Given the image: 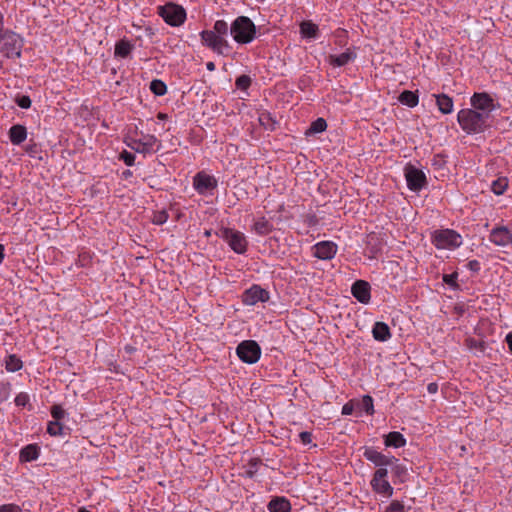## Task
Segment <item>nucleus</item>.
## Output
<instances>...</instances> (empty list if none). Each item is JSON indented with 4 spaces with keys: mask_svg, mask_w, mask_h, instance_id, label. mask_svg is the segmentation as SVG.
I'll list each match as a JSON object with an SVG mask.
<instances>
[{
    "mask_svg": "<svg viewBox=\"0 0 512 512\" xmlns=\"http://www.w3.org/2000/svg\"><path fill=\"white\" fill-rule=\"evenodd\" d=\"M460 127L468 134H476L485 130L488 117L474 109H462L457 114Z\"/></svg>",
    "mask_w": 512,
    "mask_h": 512,
    "instance_id": "1",
    "label": "nucleus"
},
{
    "mask_svg": "<svg viewBox=\"0 0 512 512\" xmlns=\"http://www.w3.org/2000/svg\"><path fill=\"white\" fill-rule=\"evenodd\" d=\"M23 39L20 35L5 31L0 34V64L7 59H17L21 56Z\"/></svg>",
    "mask_w": 512,
    "mask_h": 512,
    "instance_id": "2",
    "label": "nucleus"
},
{
    "mask_svg": "<svg viewBox=\"0 0 512 512\" xmlns=\"http://www.w3.org/2000/svg\"><path fill=\"white\" fill-rule=\"evenodd\" d=\"M230 31L237 43L246 44L255 38L256 27L248 17L240 16L234 20Z\"/></svg>",
    "mask_w": 512,
    "mask_h": 512,
    "instance_id": "3",
    "label": "nucleus"
},
{
    "mask_svg": "<svg viewBox=\"0 0 512 512\" xmlns=\"http://www.w3.org/2000/svg\"><path fill=\"white\" fill-rule=\"evenodd\" d=\"M432 243L438 249L454 250L463 243L462 236L452 229L436 230L431 236Z\"/></svg>",
    "mask_w": 512,
    "mask_h": 512,
    "instance_id": "4",
    "label": "nucleus"
},
{
    "mask_svg": "<svg viewBox=\"0 0 512 512\" xmlns=\"http://www.w3.org/2000/svg\"><path fill=\"white\" fill-rule=\"evenodd\" d=\"M126 144L134 151L142 154H152L161 148V142L154 135L141 133L139 138L129 137Z\"/></svg>",
    "mask_w": 512,
    "mask_h": 512,
    "instance_id": "5",
    "label": "nucleus"
},
{
    "mask_svg": "<svg viewBox=\"0 0 512 512\" xmlns=\"http://www.w3.org/2000/svg\"><path fill=\"white\" fill-rule=\"evenodd\" d=\"M158 13L163 20L171 26H180L186 20L185 9L174 3H167L164 6H160Z\"/></svg>",
    "mask_w": 512,
    "mask_h": 512,
    "instance_id": "6",
    "label": "nucleus"
},
{
    "mask_svg": "<svg viewBox=\"0 0 512 512\" xmlns=\"http://www.w3.org/2000/svg\"><path fill=\"white\" fill-rule=\"evenodd\" d=\"M388 470L387 468H378L370 481L372 490L385 497L390 498L393 495L394 489L388 481Z\"/></svg>",
    "mask_w": 512,
    "mask_h": 512,
    "instance_id": "7",
    "label": "nucleus"
},
{
    "mask_svg": "<svg viewBox=\"0 0 512 512\" xmlns=\"http://www.w3.org/2000/svg\"><path fill=\"white\" fill-rule=\"evenodd\" d=\"M200 38L203 45L219 55H227L230 51L231 47L227 39L220 35L204 30L200 33Z\"/></svg>",
    "mask_w": 512,
    "mask_h": 512,
    "instance_id": "8",
    "label": "nucleus"
},
{
    "mask_svg": "<svg viewBox=\"0 0 512 512\" xmlns=\"http://www.w3.org/2000/svg\"><path fill=\"white\" fill-rule=\"evenodd\" d=\"M220 237L223 238L230 246V248L238 254L244 253L247 249L246 237L240 231L230 228H223L220 231Z\"/></svg>",
    "mask_w": 512,
    "mask_h": 512,
    "instance_id": "9",
    "label": "nucleus"
},
{
    "mask_svg": "<svg viewBox=\"0 0 512 512\" xmlns=\"http://www.w3.org/2000/svg\"><path fill=\"white\" fill-rule=\"evenodd\" d=\"M238 357L246 363L253 364L257 362L261 355L259 345L253 340H246L241 342L237 347Z\"/></svg>",
    "mask_w": 512,
    "mask_h": 512,
    "instance_id": "10",
    "label": "nucleus"
},
{
    "mask_svg": "<svg viewBox=\"0 0 512 512\" xmlns=\"http://www.w3.org/2000/svg\"><path fill=\"white\" fill-rule=\"evenodd\" d=\"M474 110L485 114L489 118L490 113L496 109L495 100L485 92L474 93L470 99Z\"/></svg>",
    "mask_w": 512,
    "mask_h": 512,
    "instance_id": "11",
    "label": "nucleus"
},
{
    "mask_svg": "<svg viewBox=\"0 0 512 512\" xmlns=\"http://www.w3.org/2000/svg\"><path fill=\"white\" fill-rule=\"evenodd\" d=\"M405 178L408 188L412 191L421 190L426 183V176L424 172L412 165L405 167Z\"/></svg>",
    "mask_w": 512,
    "mask_h": 512,
    "instance_id": "12",
    "label": "nucleus"
},
{
    "mask_svg": "<svg viewBox=\"0 0 512 512\" xmlns=\"http://www.w3.org/2000/svg\"><path fill=\"white\" fill-rule=\"evenodd\" d=\"M193 186L200 194H212L213 190L217 187V180L211 175L200 172L194 177Z\"/></svg>",
    "mask_w": 512,
    "mask_h": 512,
    "instance_id": "13",
    "label": "nucleus"
},
{
    "mask_svg": "<svg viewBox=\"0 0 512 512\" xmlns=\"http://www.w3.org/2000/svg\"><path fill=\"white\" fill-rule=\"evenodd\" d=\"M363 455L368 461L372 462L375 466H378L379 468H386L387 466L392 465L393 462L396 460L395 457L386 456L381 452H378L374 448H366Z\"/></svg>",
    "mask_w": 512,
    "mask_h": 512,
    "instance_id": "14",
    "label": "nucleus"
},
{
    "mask_svg": "<svg viewBox=\"0 0 512 512\" xmlns=\"http://www.w3.org/2000/svg\"><path fill=\"white\" fill-rule=\"evenodd\" d=\"M337 253V245L331 241H322L313 246V255L321 260H330Z\"/></svg>",
    "mask_w": 512,
    "mask_h": 512,
    "instance_id": "15",
    "label": "nucleus"
},
{
    "mask_svg": "<svg viewBox=\"0 0 512 512\" xmlns=\"http://www.w3.org/2000/svg\"><path fill=\"white\" fill-rule=\"evenodd\" d=\"M352 295L361 303L367 304L370 301V285L363 280L356 281L351 288Z\"/></svg>",
    "mask_w": 512,
    "mask_h": 512,
    "instance_id": "16",
    "label": "nucleus"
},
{
    "mask_svg": "<svg viewBox=\"0 0 512 512\" xmlns=\"http://www.w3.org/2000/svg\"><path fill=\"white\" fill-rule=\"evenodd\" d=\"M267 299L268 293L264 289L256 285L248 289L243 296V302L246 305H254L259 301L264 302Z\"/></svg>",
    "mask_w": 512,
    "mask_h": 512,
    "instance_id": "17",
    "label": "nucleus"
},
{
    "mask_svg": "<svg viewBox=\"0 0 512 512\" xmlns=\"http://www.w3.org/2000/svg\"><path fill=\"white\" fill-rule=\"evenodd\" d=\"M489 239L497 246H507L511 244L512 234L506 227H497L491 231Z\"/></svg>",
    "mask_w": 512,
    "mask_h": 512,
    "instance_id": "18",
    "label": "nucleus"
},
{
    "mask_svg": "<svg viewBox=\"0 0 512 512\" xmlns=\"http://www.w3.org/2000/svg\"><path fill=\"white\" fill-rule=\"evenodd\" d=\"M354 58L355 54L350 49H347L340 55H329L328 62L334 67H341L351 62Z\"/></svg>",
    "mask_w": 512,
    "mask_h": 512,
    "instance_id": "19",
    "label": "nucleus"
},
{
    "mask_svg": "<svg viewBox=\"0 0 512 512\" xmlns=\"http://www.w3.org/2000/svg\"><path fill=\"white\" fill-rule=\"evenodd\" d=\"M433 97H435L436 105L441 113H452L454 104L451 97L446 94H434Z\"/></svg>",
    "mask_w": 512,
    "mask_h": 512,
    "instance_id": "20",
    "label": "nucleus"
},
{
    "mask_svg": "<svg viewBox=\"0 0 512 512\" xmlns=\"http://www.w3.org/2000/svg\"><path fill=\"white\" fill-rule=\"evenodd\" d=\"M270 512H290V502L284 497H275L268 504Z\"/></svg>",
    "mask_w": 512,
    "mask_h": 512,
    "instance_id": "21",
    "label": "nucleus"
},
{
    "mask_svg": "<svg viewBox=\"0 0 512 512\" xmlns=\"http://www.w3.org/2000/svg\"><path fill=\"white\" fill-rule=\"evenodd\" d=\"M373 337L378 341H387L391 337L389 326L384 322H376L372 329Z\"/></svg>",
    "mask_w": 512,
    "mask_h": 512,
    "instance_id": "22",
    "label": "nucleus"
},
{
    "mask_svg": "<svg viewBox=\"0 0 512 512\" xmlns=\"http://www.w3.org/2000/svg\"><path fill=\"white\" fill-rule=\"evenodd\" d=\"M27 137L26 128L22 125H14L9 130L10 141L14 145H19L25 141Z\"/></svg>",
    "mask_w": 512,
    "mask_h": 512,
    "instance_id": "23",
    "label": "nucleus"
},
{
    "mask_svg": "<svg viewBox=\"0 0 512 512\" xmlns=\"http://www.w3.org/2000/svg\"><path fill=\"white\" fill-rule=\"evenodd\" d=\"M384 443L387 447L400 448L405 446L406 439L400 432H390L385 436Z\"/></svg>",
    "mask_w": 512,
    "mask_h": 512,
    "instance_id": "24",
    "label": "nucleus"
},
{
    "mask_svg": "<svg viewBox=\"0 0 512 512\" xmlns=\"http://www.w3.org/2000/svg\"><path fill=\"white\" fill-rule=\"evenodd\" d=\"M39 457V447L34 444L25 446L20 451V460L22 462H31Z\"/></svg>",
    "mask_w": 512,
    "mask_h": 512,
    "instance_id": "25",
    "label": "nucleus"
},
{
    "mask_svg": "<svg viewBox=\"0 0 512 512\" xmlns=\"http://www.w3.org/2000/svg\"><path fill=\"white\" fill-rule=\"evenodd\" d=\"M273 225L265 217H260L254 221L253 231L259 235H267L272 231Z\"/></svg>",
    "mask_w": 512,
    "mask_h": 512,
    "instance_id": "26",
    "label": "nucleus"
},
{
    "mask_svg": "<svg viewBox=\"0 0 512 512\" xmlns=\"http://www.w3.org/2000/svg\"><path fill=\"white\" fill-rule=\"evenodd\" d=\"M399 101L408 107H415L418 105L419 98L415 92L405 90L399 96Z\"/></svg>",
    "mask_w": 512,
    "mask_h": 512,
    "instance_id": "27",
    "label": "nucleus"
},
{
    "mask_svg": "<svg viewBox=\"0 0 512 512\" xmlns=\"http://www.w3.org/2000/svg\"><path fill=\"white\" fill-rule=\"evenodd\" d=\"M302 36L307 38H316L318 35V26L311 21H303L300 24Z\"/></svg>",
    "mask_w": 512,
    "mask_h": 512,
    "instance_id": "28",
    "label": "nucleus"
},
{
    "mask_svg": "<svg viewBox=\"0 0 512 512\" xmlns=\"http://www.w3.org/2000/svg\"><path fill=\"white\" fill-rule=\"evenodd\" d=\"M132 49L133 45L129 41L121 40L115 45V56L126 58Z\"/></svg>",
    "mask_w": 512,
    "mask_h": 512,
    "instance_id": "29",
    "label": "nucleus"
},
{
    "mask_svg": "<svg viewBox=\"0 0 512 512\" xmlns=\"http://www.w3.org/2000/svg\"><path fill=\"white\" fill-rule=\"evenodd\" d=\"M356 408L359 410H364L367 414H373L374 412V405H373V399L369 395H365L361 401L355 402Z\"/></svg>",
    "mask_w": 512,
    "mask_h": 512,
    "instance_id": "30",
    "label": "nucleus"
},
{
    "mask_svg": "<svg viewBox=\"0 0 512 512\" xmlns=\"http://www.w3.org/2000/svg\"><path fill=\"white\" fill-rule=\"evenodd\" d=\"M208 31L212 32L213 34L220 35V36L226 38L227 35H228L229 27H228V24H227L226 21H224V20H217L214 23L213 28L211 30H208Z\"/></svg>",
    "mask_w": 512,
    "mask_h": 512,
    "instance_id": "31",
    "label": "nucleus"
},
{
    "mask_svg": "<svg viewBox=\"0 0 512 512\" xmlns=\"http://www.w3.org/2000/svg\"><path fill=\"white\" fill-rule=\"evenodd\" d=\"M508 187V180L505 177H500L494 180L491 184V189L496 195H501Z\"/></svg>",
    "mask_w": 512,
    "mask_h": 512,
    "instance_id": "32",
    "label": "nucleus"
},
{
    "mask_svg": "<svg viewBox=\"0 0 512 512\" xmlns=\"http://www.w3.org/2000/svg\"><path fill=\"white\" fill-rule=\"evenodd\" d=\"M326 128H327V123H326L325 119L318 118L311 123L309 129L307 130V134L321 133V132L325 131Z\"/></svg>",
    "mask_w": 512,
    "mask_h": 512,
    "instance_id": "33",
    "label": "nucleus"
},
{
    "mask_svg": "<svg viewBox=\"0 0 512 512\" xmlns=\"http://www.w3.org/2000/svg\"><path fill=\"white\" fill-rule=\"evenodd\" d=\"M5 365L9 372H16L22 368V361L15 355H10L6 359Z\"/></svg>",
    "mask_w": 512,
    "mask_h": 512,
    "instance_id": "34",
    "label": "nucleus"
},
{
    "mask_svg": "<svg viewBox=\"0 0 512 512\" xmlns=\"http://www.w3.org/2000/svg\"><path fill=\"white\" fill-rule=\"evenodd\" d=\"M151 91L158 96H162L166 93V85L160 80H153L150 84Z\"/></svg>",
    "mask_w": 512,
    "mask_h": 512,
    "instance_id": "35",
    "label": "nucleus"
},
{
    "mask_svg": "<svg viewBox=\"0 0 512 512\" xmlns=\"http://www.w3.org/2000/svg\"><path fill=\"white\" fill-rule=\"evenodd\" d=\"M47 432L51 436H57L62 433V426L58 421H51L48 423Z\"/></svg>",
    "mask_w": 512,
    "mask_h": 512,
    "instance_id": "36",
    "label": "nucleus"
},
{
    "mask_svg": "<svg viewBox=\"0 0 512 512\" xmlns=\"http://www.w3.org/2000/svg\"><path fill=\"white\" fill-rule=\"evenodd\" d=\"M168 219V215L165 211H158L153 214L152 222L157 225L165 223Z\"/></svg>",
    "mask_w": 512,
    "mask_h": 512,
    "instance_id": "37",
    "label": "nucleus"
},
{
    "mask_svg": "<svg viewBox=\"0 0 512 512\" xmlns=\"http://www.w3.org/2000/svg\"><path fill=\"white\" fill-rule=\"evenodd\" d=\"M120 159L123 160V162L127 165V166H133L134 165V162H135V155L128 152V151H123L121 154H120Z\"/></svg>",
    "mask_w": 512,
    "mask_h": 512,
    "instance_id": "38",
    "label": "nucleus"
},
{
    "mask_svg": "<svg viewBox=\"0 0 512 512\" xmlns=\"http://www.w3.org/2000/svg\"><path fill=\"white\" fill-rule=\"evenodd\" d=\"M51 415L52 417L58 421L60 419H62L65 415V411L64 409L59 406V405H54L52 408H51Z\"/></svg>",
    "mask_w": 512,
    "mask_h": 512,
    "instance_id": "39",
    "label": "nucleus"
},
{
    "mask_svg": "<svg viewBox=\"0 0 512 512\" xmlns=\"http://www.w3.org/2000/svg\"><path fill=\"white\" fill-rule=\"evenodd\" d=\"M385 512H404V505L399 501H392Z\"/></svg>",
    "mask_w": 512,
    "mask_h": 512,
    "instance_id": "40",
    "label": "nucleus"
},
{
    "mask_svg": "<svg viewBox=\"0 0 512 512\" xmlns=\"http://www.w3.org/2000/svg\"><path fill=\"white\" fill-rule=\"evenodd\" d=\"M250 85V78L246 75H242L237 78L236 86L240 89H247Z\"/></svg>",
    "mask_w": 512,
    "mask_h": 512,
    "instance_id": "41",
    "label": "nucleus"
},
{
    "mask_svg": "<svg viewBox=\"0 0 512 512\" xmlns=\"http://www.w3.org/2000/svg\"><path fill=\"white\" fill-rule=\"evenodd\" d=\"M19 107L28 109L31 106V99L28 96H21L16 100Z\"/></svg>",
    "mask_w": 512,
    "mask_h": 512,
    "instance_id": "42",
    "label": "nucleus"
},
{
    "mask_svg": "<svg viewBox=\"0 0 512 512\" xmlns=\"http://www.w3.org/2000/svg\"><path fill=\"white\" fill-rule=\"evenodd\" d=\"M357 409L356 408V403L353 402V401H350V402H347L343 407H342V414L343 415H351L354 410Z\"/></svg>",
    "mask_w": 512,
    "mask_h": 512,
    "instance_id": "43",
    "label": "nucleus"
},
{
    "mask_svg": "<svg viewBox=\"0 0 512 512\" xmlns=\"http://www.w3.org/2000/svg\"><path fill=\"white\" fill-rule=\"evenodd\" d=\"M457 277H458V274L457 273H452V274H445L443 276V281L450 285V286H456V280H457Z\"/></svg>",
    "mask_w": 512,
    "mask_h": 512,
    "instance_id": "44",
    "label": "nucleus"
},
{
    "mask_svg": "<svg viewBox=\"0 0 512 512\" xmlns=\"http://www.w3.org/2000/svg\"><path fill=\"white\" fill-rule=\"evenodd\" d=\"M0 512H22V510L15 504H5L0 506Z\"/></svg>",
    "mask_w": 512,
    "mask_h": 512,
    "instance_id": "45",
    "label": "nucleus"
},
{
    "mask_svg": "<svg viewBox=\"0 0 512 512\" xmlns=\"http://www.w3.org/2000/svg\"><path fill=\"white\" fill-rule=\"evenodd\" d=\"M300 440L304 445L311 444L312 442V434L310 432L304 431L299 434Z\"/></svg>",
    "mask_w": 512,
    "mask_h": 512,
    "instance_id": "46",
    "label": "nucleus"
},
{
    "mask_svg": "<svg viewBox=\"0 0 512 512\" xmlns=\"http://www.w3.org/2000/svg\"><path fill=\"white\" fill-rule=\"evenodd\" d=\"M28 402V396L24 393H21L16 396L15 403L17 406H25Z\"/></svg>",
    "mask_w": 512,
    "mask_h": 512,
    "instance_id": "47",
    "label": "nucleus"
},
{
    "mask_svg": "<svg viewBox=\"0 0 512 512\" xmlns=\"http://www.w3.org/2000/svg\"><path fill=\"white\" fill-rule=\"evenodd\" d=\"M259 120L263 125H265L266 122L270 120V115L267 113H263L260 115Z\"/></svg>",
    "mask_w": 512,
    "mask_h": 512,
    "instance_id": "48",
    "label": "nucleus"
},
{
    "mask_svg": "<svg viewBox=\"0 0 512 512\" xmlns=\"http://www.w3.org/2000/svg\"><path fill=\"white\" fill-rule=\"evenodd\" d=\"M437 388H438V387H437V384H436V383H430V384L428 385V387H427V389H428V391H429L430 393H436Z\"/></svg>",
    "mask_w": 512,
    "mask_h": 512,
    "instance_id": "49",
    "label": "nucleus"
},
{
    "mask_svg": "<svg viewBox=\"0 0 512 512\" xmlns=\"http://www.w3.org/2000/svg\"><path fill=\"white\" fill-rule=\"evenodd\" d=\"M506 341H507V344L509 346V349L512 351V333H509L506 336Z\"/></svg>",
    "mask_w": 512,
    "mask_h": 512,
    "instance_id": "50",
    "label": "nucleus"
},
{
    "mask_svg": "<svg viewBox=\"0 0 512 512\" xmlns=\"http://www.w3.org/2000/svg\"><path fill=\"white\" fill-rule=\"evenodd\" d=\"M206 68L209 70V71H214L216 69V66L213 62H207L206 63Z\"/></svg>",
    "mask_w": 512,
    "mask_h": 512,
    "instance_id": "51",
    "label": "nucleus"
},
{
    "mask_svg": "<svg viewBox=\"0 0 512 512\" xmlns=\"http://www.w3.org/2000/svg\"><path fill=\"white\" fill-rule=\"evenodd\" d=\"M6 30H4L3 28V15L2 13L0 12V34L5 32Z\"/></svg>",
    "mask_w": 512,
    "mask_h": 512,
    "instance_id": "52",
    "label": "nucleus"
},
{
    "mask_svg": "<svg viewBox=\"0 0 512 512\" xmlns=\"http://www.w3.org/2000/svg\"><path fill=\"white\" fill-rule=\"evenodd\" d=\"M4 259V246L2 244H0V263L3 261Z\"/></svg>",
    "mask_w": 512,
    "mask_h": 512,
    "instance_id": "53",
    "label": "nucleus"
},
{
    "mask_svg": "<svg viewBox=\"0 0 512 512\" xmlns=\"http://www.w3.org/2000/svg\"><path fill=\"white\" fill-rule=\"evenodd\" d=\"M157 118L160 120H165L167 118V115L164 113H158Z\"/></svg>",
    "mask_w": 512,
    "mask_h": 512,
    "instance_id": "54",
    "label": "nucleus"
},
{
    "mask_svg": "<svg viewBox=\"0 0 512 512\" xmlns=\"http://www.w3.org/2000/svg\"><path fill=\"white\" fill-rule=\"evenodd\" d=\"M211 235V232L209 230L205 231V236L209 237Z\"/></svg>",
    "mask_w": 512,
    "mask_h": 512,
    "instance_id": "55",
    "label": "nucleus"
}]
</instances>
